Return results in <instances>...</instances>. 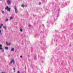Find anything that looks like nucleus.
Returning a JSON list of instances; mask_svg holds the SVG:
<instances>
[{
  "label": "nucleus",
  "mask_w": 73,
  "mask_h": 73,
  "mask_svg": "<svg viewBox=\"0 0 73 73\" xmlns=\"http://www.w3.org/2000/svg\"><path fill=\"white\" fill-rule=\"evenodd\" d=\"M9 8L8 6H7L5 8V9H6V10H7V11H9V12H10V11H11V8Z\"/></svg>",
  "instance_id": "1"
},
{
  "label": "nucleus",
  "mask_w": 73,
  "mask_h": 73,
  "mask_svg": "<svg viewBox=\"0 0 73 73\" xmlns=\"http://www.w3.org/2000/svg\"><path fill=\"white\" fill-rule=\"evenodd\" d=\"M7 3L8 5H11V2L10 0H7Z\"/></svg>",
  "instance_id": "2"
},
{
  "label": "nucleus",
  "mask_w": 73,
  "mask_h": 73,
  "mask_svg": "<svg viewBox=\"0 0 73 73\" xmlns=\"http://www.w3.org/2000/svg\"><path fill=\"white\" fill-rule=\"evenodd\" d=\"M12 62H13V64H15V60H11L10 63V65H11V64L12 63Z\"/></svg>",
  "instance_id": "3"
},
{
  "label": "nucleus",
  "mask_w": 73,
  "mask_h": 73,
  "mask_svg": "<svg viewBox=\"0 0 73 73\" xmlns=\"http://www.w3.org/2000/svg\"><path fill=\"white\" fill-rule=\"evenodd\" d=\"M15 12L16 13H18V11H17V8L16 7H15Z\"/></svg>",
  "instance_id": "4"
},
{
  "label": "nucleus",
  "mask_w": 73,
  "mask_h": 73,
  "mask_svg": "<svg viewBox=\"0 0 73 73\" xmlns=\"http://www.w3.org/2000/svg\"><path fill=\"white\" fill-rule=\"evenodd\" d=\"M2 44H0V50H2L3 49V48H2Z\"/></svg>",
  "instance_id": "5"
},
{
  "label": "nucleus",
  "mask_w": 73,
  "mask_h": 73,
  "mask_svg": "<svg viewBox=\"0 0 73 73\" xmlns=\"http://www.w3.org/2000/svg\"><path fill=\"white\" fill-rule=\"evenodd\" d=\"M3 35V33L1 32V30H0V35Z\"/></svg>",
  "instance_id": "6"
},
{
  "label": "nucleus",
  "mask_w": 73,
  "mask_h": 73,
  "mask_svg": "<svg viewBox=\"0 0 73 73\" xmlns=\"http://www.w3.org/2000/svg\"><path fill=\"white\" fill-rule=\"evenodd\" d=\"M2 26H3V24H1V26H0V29L1 28V27H2Z\"/></svg>",
  "instance_id": "7"
},
{
  "label": "nucleus",
  "mask_w": 73,
  "mask_h": 73,
  "mask_svg": "<svg viewBox=\"0 0 73 73\" xmlns=\"http://www.w3.org/2000/svg\"><path fill=\"white\" fill-rule=\"evenodd\" d=\"M11 51H12L13 52V51H14V48H13L11 50Z\"/></svg>",
  "instance_id": "8"
},
{
  "label": "nucleus",
  "mask_w": 73,
  "mask_h": 73,
  "mask_svg": "<svg viewBox=\"0 0 73 73\" xmlns=\"http://www.w3.org/2000/svg\"><path fill=\"white\" fill-rule=\"evenodd\" d=\"M3 28H4V29H6V28H7V27L3 26Z\"/></svg>",
  "instance_id": "9"
},
{
  "label": "nucleus",
  "mask_w": 73,
  "mask_h": 73,
  "mask_svg": "<svg viewBox=\"0 0 73 73\" xmlns=\"http://www.w3.org/2000/svg\"><path fill=\"white\" fill-rule=\"evenodd\" d=\"M5 49H6V50H8V49H9V48L8 47H6L5 48Z\"/></svg>",
  "instance_id": "10"
},
{
  "label": "nucleus",
  "mask_w": 73,
  "mask_h": 73,
  "mask_svg": "<svg viewBox=\"0 0 73 73\" xmlns=\"http://www.w3.org/2000/svg\"><path fill=\"white\" fill-rule=\"evenodd\" d=\"M10 19L11 20H12V19H13V17H10Z\"/></svg>",
  "instance_id": "11"
},
{
  "label": "nucleus",
  "mask_w": 73,
  "mask_h": 73,
  "mask_svg": "<svg viewBox=\"0 0 73 73\" xmlns=\"http://www.w3.org/2000/svg\"><path fill=\"white\" fill-rule=\"evenodd\" d=\"M21 6L22 7H23V8H24V7H25V5H22Z\"/></svg>",
  "instance_id": "12"
},
{
  "label": "nucleus",
  "mask_w": 73,
  "mask_h": 73,
  "mask_svg": "<svg viewBox=\"0 0 73 73\" xmlns=\"http://www.w3.org/2000/svg\"><path fill=\"white\" fill-rule=\"evenodd\" d=\"M6 21H8V19H7L5 20Z\"/></svg>",
  "instance_id": "13"
},
{
  "label": "nucleus",
  "mask_w": 73,
  "mask_h": 73,
  "mask_svg": "<svg viewBox=\"0 0 73 73\" xmlns=\"http://www.w3.org/2000/svg\"><path fill=\"white\" fill-rule=\"evenodd\" d=\"M20 32H23V30L22 29H21L20 30Z\"/></svg>",
  "instance_id": "14"
},
{
  "label": "nucleus",
  "mask_w": 73,
  "mask_h": 73,
  "mask_svg": "<svg viewBox=\"0 0 73 73\" xmlns=\"http://www.w3.org/2000/svg\"><path fill=\"white\" fill-rule=\"evenodd\" d=\"M7 45H11V43H9L7 44Z\"/></svg>",
  "instance_id": "15"
},
{
  "label": "nucleus",
  "mask_w": 73,
  "mask_h": 73,
  "mask_svg": "<svg viewBox=\"0 0 73 73\" xmlns=\"http://www.w3.org/2000/svg\"><path fill=\"white\" fill-rule=\"evenodd\" d=\"M13 69L14 70V72H15V68H13Z\"/></svg>",
  "instance_id": "16"
},
{
  "label": "nucleus",
  "mask_w": 73,
  "mask_h": 73,
  "mask_svg": "<svg viewBox=\"0 0 73 73\" xmlns=\"http://www.w3.org/2000/svg\"><path fill=\"white\" fill-rule=\"evenodd\" d=\"M41 2H39V5H41Z\"/></svg>",
  "instance_id": "17"
},
{
  "label": "nucleus",
  "mask_w": 73,
  "mask_h": 73,
  "mask_svg": "<svg viewBox=\"0 0 73 73\" xmlns=\"http://www.w3.org/2000/svg\"><path fill=\"white\" fill-rule=\"evenodd\" d=\"M17 73H20L19 71H18L17 72Z\"/></svg>",
  "instance_id": "18"
},
{
  "label": "nucleus",
  "mask_w": 73,
  "mask_h": 73,
  "mask_svg": "<svg viewBox=\"0 0 73 73\" xmlns=\"http://www.w3.org/2000/svg\"><path fill=\"white\" fill-rule=\"evenodd\" d=\"M25 7H27V5H25Z\"/></svg>",
  "instance_id": "19"
},
{
  "label": "nucleus",
  "mask_w": 73,
  "mask_h": 73,
  "mask_svg": "<svg viewBox=\"0 0 73 73\" xmlns=\"http://www.w3.org/2000/svg\"><path fill=\"white\" fill-rule=\"evenodd\" d=\"M4 11H2V13H3V14H4Z\"/></svg>",
  "instance_id": "20"
},
{
  "label": "nucleus",
  "mask_w": 73,
  "mask_h": 73,
  "mask_svg": "<svg viewBox=\"0 0 73 73\" xmlns=\"http://www.w3.org/2000/svg\"><path fill=\"white\" fill-rule=\"evenodd\" d=\"M4 49H3V50H2V52H4Z\"/></svg>",
  "instance_id": "21"
},
{
  "label": "nucleus",
  "mask_w": 73,
  "mask_h": 73,
  "mask_svg": "<svg viewBox=\"0 0 73 73\" xmlns=\"http://www.w3.org/2000/svg\"><path fill=\"white\" fill-rule=\"evenodd\" d=\"M31 25H29V27H31Z\"/></svg>",
  "instance_id": "22"
},
{
  "label": "nucleus",
  "mask_w": 73,
  "mask_h": 73,
  "mask_svg": "<svg viewBox=\"0 0 73 73\" xmlns=\"http://www.w3.org/2000/svg\"><path fill=\"white\" fill-rule=\"evenodd\" d=\"M20 57H21V58H23V56H21Z\"/></svg>",
  "instance_id": "23"
},
{
  "label": "nucleus",
  "mask_w": 73,
  "mask_h": 73,
  "mask_svg": "<svg viewBox=\"0 0 73 73\" xmlns=\"http://www.w3.org/2000/svg\"><path fill=\"white\" fill-rule=\"evenodd\" d=\"M6 44H7V45H8V42H7L6 43Z\"/></svg>",
  "instance_id": "24"
},
{
  "label": "nucleus",
  "mask_w": 73,
  "mask_h": 73,
  "mask_svg": "<svg viewBox=\"0 0 73 73\" xmlns=\"http://www.w3.org/2000/svg\"><path fill=\"white\" fill-rule=\"evenodd\" d=\"M3 0H0V1H3Z\"/></svg>",
  "instance_id": "25"
}]
</instances>
